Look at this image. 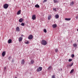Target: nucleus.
<instances>
[{
	"label": "nucleus",
	"mask_w": 78,
	"mask_h": 78,
	"mask_svg": "<svg viewBox=\"0 0 78 78\" xmlns=\"http://www.w3.org/2000/svg\"><path fill=\"white\" fill-rule=\"evenodd\" d=\"M41 44L42 45H46L47 44V43L46 41L43 40L41 41Z\"/></svg>",
	"instance_id": "1"
},
{
	"label": "nucleus",
	"mask_w": 78,
	"mask_h": 78,
	"mask_svg": "<svg viewBox=\"0 0 78 78\" xmlns=\"http://www.w3.org/2000/svg\"><path fill=\"white\" fill-rule=\"evenodd\" d=\"M42 70V68L41 67H39L37 68V72H41Z\"/></svg>",
	"instance_id": "2"
},
{
	"label": "nucleus",
	"mask_w": 78,
	"mask_h": 78,
	"mask_svg": "<svg viewBox=\"0 0 78 78\" xmlns=\"http://www.w3.org/2000/svg\"><path fill=\"white\" fill-rule=\"evenodd\" d=\"M8 4H5L4 5V9H7V8H8Z\"/></svg>",
	"instance_id": "3"
},
{
	"label": "nucleus",
	"mask_w": 78,
	"mask_h": 78,
	"mask_svg": "<svg viewBox=\"0 0 78 78\" xmlns=\"http://www.w3.org/2000/svg\"><path fill=\"white\" fill-rule=\"evenodd\" d=\"M33 35H30L29 36L28 38L29 39H33Z\"/></svg>",
	"instance_id": "4"
},
{
	"label": "nucleus",
	"mask_w": 78,
	"mask_h": 78,
	"mask_svg": "<svg viewBox=\"0 0 78 78\" xmlns=\"http://www.w3.org/2000/svg\"><path fill=\"white\" fill-rule=\"evenodd\" d=\"M36 15H34L32 16V19L33 20H36Z\"/></svg>",
	"instance_id": "5"
},
{
	"label": "nucleus",
	"mask_w": 78,
	"mask_h": 78,
	"mask_svg": "<svg viewBox=\"0 0 78 78\" xmlns=\"http://www.w3.org/2000/svg\"><path fill=\"white\" fill-rule=\"evenodd\" d=\"M73 63H72L68 65L66 67H72V66H73Z\"/></svg>",
	"instance_id": "6"
},
{
	"label": "nucleus",
	"mask_w": 78,
	"mask_h": 78,
	"mask_svg": "<svg viewBox=\"0 0 78 78\" xmlns=\"http://www.w3.org/2000/svg\"><path fill=\"white\" fill-rule=\"evenodd\" d=\"M12 42V40L11 39H9L8 41V44H11Z\"/></svg>",
	"instance_id": "7"
},
{
	"label": "nucleus",
	"mask_w": 78,
	"mask_h": 78,
	"mask_svg": "<svg viewBox=\"0 0 78 78\" xmlns=\"http://www.w3.org/2000/svg\"><path fill=\"white\" fill-rule=\"evenodd\" d=\"M52 27L53 28H56L57 27V25L55 24H54L52 25Z\"/></svg>",
	"instance_id": "8"
},
{
	"label": "nucleus",
	"mask_w": 78,
	"mask_h": 78,
	"mask_svg": "<svg viewBox=\"0 0 78 78\" xmlns=\"http://www.w3.org/2000/svg\"><path fill=\"white\" fill-rule=\"evenodd\" d=\"M5 51H3L2 53V56L3 57L5 56Z\"/></svg>",
	"instance_id": "9"
},
{
	"label": "nucleus",
	"mask_w": 78,
	"mask_h": 78,
	"mask_svg": "<svg viewBox=\"0 0 78 78\" xmlns=\"http://www.w3.org/2000/svg\"><path fill=\"white\" fill-rule=\"evenodd\" d=\"M16 30L17 31H20V29L19 28V27H17L16 29Z\"/></svg>",
	"instance_id": "10"
},
{
	"label": "nucleus",
	"mask_w": 78,
	"mask_h": 78,
	"mask_svg": "<svg viewBox=\"0 0 78 78\" xmlns=\"http://www.w3.org/2000/svg\"><path fill=\"white\" fill-rule=\"evenodd\" d=\"M23 38L22 37H20L19 38V41H22V39H23Z\"/></svg>",
	"instance_id": "11"
},
{
	"label": "nucleus",
	"mask_w": 78,
	"mask_h": 78,
	"mask_svg": "<svg viewBox=\"0 0 78 78\" xmlns=\"http://www.w3.org/2000/svg\"><path fill=\"white\" fill-rule=\"evenodd\" d=\"M74 4V2H73V1H72L71 2V3L70 4V6H73Z\"/></svg>",
	"instance_id": "12"
},
{
	"label": "nucleus",
	"mask_w": 78,
	"mask_h": 78,
	"mask_svg": "<svg viewBox=\"0 0 78 78\" xmlns=\"http://www.w3.org/2000/svg\"><path fill=\"white\" fill-rule=\"evenodd\" d=\"M21 12V10H19L17 13V15H19L20 14V12Z\"/></svg>",
	"instance_id": "13"
},
{
	"label": "nucleus",
	"mask_w": 78,
	"mask_h": 78,
	"mask_svg": "<svg viewBox=\"0 0 78 78\" xmlns=\"http://www.w3.org/2000/svg\"><path fill=\"white\" fill-rule=\"evenodd\" d=\"M65 20H67V21H69V20H71V19L66 18L65 19Z\"/></svg>",
	"instance_id": "14"
},
{
	"label": "nucleus",
	"mask_w": 78,
	"mask_h": 78,
	"mask_svg": "<svg viewBox=\"0 0 78 78\" xmlns=\"http://www.w3.org/2000/svg\"><path fill=\"white\" fill-rule=\"evenodd\" d=\"M23 20L22 18H21L19 20V22H23Z\"/></svg>",
	"instance_id": "15"
},
{
	"label": "nucleus",
	"mask_w": 78,
	"mask_h": 78,
	"mask_svg": "<svg viewBox=\"0 0 78 78\" xmlns=\"http://www.w3.org/2000/svg\"><path fill=\"white\" fill-rule=\"evenodd\" d=\"M21 64H25V60H22L21 61Z\"/></svg>",
	"instance_id": "16"
},
{
	"label": "nucleus",
	"mask_w": 78,
	"mask_h": 78,
	"mask_svg": "<svg viewBox=\"0 0 78 78\" xmlns=\"http://www.w3.org/2000/svg\"><path fill=\"white\" fill-rule=\"evenodd\" d=\"M35 8H39V7H40V6H39V5H38V4H37L36 5H35Z\"/></svg>",
	"instance_id": "17"
},
{
	"label": "nucleus",
	"mask_w": 78,
	"mask_h": 78,
	"mask_svg": "<svg viewBox=\"0 0 78 78\" xmlns=\"http://www.w3.org/2000/svg\"><path fill=\"white\" fill-rule=\"evenodd\" d=\"M55 17L56 19H58V18H59V16L57 14L55 15Z\"/></svg>",
	"instance_id": "18"
},
{
	"label": "nucleus",
	"mask_w": 78,
	"mask_h": 78,
	"mask_svg": "<svg viewBox=\"0 0 78 78\" xmlns=\"http://www.w3.org/2000/svg\"><path fill=\"white\" fill-rule=\"evenodd\" d=\"M73 72H74V69H73L71 70L70 72V73H73Z\"/></svg>",
	"instance_id": "19"
},
{
	"label": "nucleus",
	"mask_w": 78,
	"mask_h": 78,
	"mask_svg": "<svg viewBox=\"0 0 78 78\" xmlns=\"http://www.w3.org/2000/svg\"><path fill=\"white\" fill-rule=\"evenodd\" d=\"M48 20H50V19H51V16L49 15L48 16Z\"/></svg>",
	"instance_id": "20"
},
{
	"label": "nucleus",
	"mask_w": 78,
	"mask_h": 78,
	"mask_svg": "<svg viewBox=\"0 0 78 78\" xmlns=\"http://www.w3.org/2000/svg\"><path fill=\"white\" fill-rule=\"evenodd\" d=\"M73 46L74 47H77V44H73Z\"/></svg>",
	"instance_id": "21"
},
{
	"label": "nucleus",
	"mask_w": 78,
	"mask_h": 78,
	"mask_svg": "<svg viewBox=\"0 0 78 78\" xmlns=\"http://www.w3.org/2000/svg\"><path fill=\"white\" fill-rule=\"evenodd\" d=\"M54 3H58V0H53Z\"/></svg>",
	"instance_id": "22"
},
{
	"label": "nucleus",
	"mask_w": 78,
	"mask_h": 78,
	"mask_svg": "<svg viewBox=\"0 0 78 78\" xmlns=\"http://www.w3.org/2000/svg\"><path fill=\"white\" fill-rule=\"evenodd\" d=\"M34 60H31L30 63L32 64H33V63H34Z\"/></svg>",
	"instance_id": "23"
},
{
	"label": "nucleus",
	"mask_w": 78,
	"mask_h": 78,
	"mask_svg": "<svg viewBox=\"0 0 78 78\" xmlns=\"http://www.w3.org/2000/svg\"><path fill=\"white\" fill-rule=\"evenodd\" d=\"M44 33H47V30H46V29H44Z\"/></svg>",
	"instance_id": "24"
},
{
	"label": "nucleus",
	"mask_w": 78,
	"mask_h": 78,
	"mask_svg": "<svg viewBox=\"0 0 78 78\" xmlns=\"http://www.w3.org/2000/svg\"><path fill=\"white\" fill-rule=\"evenodd\" d=\"M21 25L22 26H24L25 25V24L23 23H22L21 24Z\"/></svg>",
	"instance_id": "25"
},
{
	"label": "nucleus",
	"mask_w": 78,
	"mask_h": 78,
	"mask_svg": "<svg viewBox=\"0 0 78 78\" xmlns=\"http://www.w3.org/2000/svg\"><path fill=\"white\" fill-rule=\"evenodd\" d=\"M25 44H29V41H28L27 42H25Z\"/></svg>",
	"instance_id": "26"
},
{
	"label": "nucleus",
	"mask_w": 78,
	"mask_h": 78,
	"mask_svg": "<svg viewBox=\"0 0 78 78\" xmlns=\"http://www.w3.org/2000/svg\"><path fill=\"white\" fill-rule=\"evenodd\" d=\"M6 67H5L4 68V71L5 72L6 71Z\"/></svg>",
	"instance_id": "27"
},
{
	"label": "nucleus",
	"mask_w": 78,
	"mask_h": 78,
	"mask_svg": "<svg viewBox=\"0 0 78 78\" xmlns=\"http://www.w3.org/2000/svg\"><path fill=\"white\" fill-rule=\"evenodd\" d=\"M55 52H58V49H56L55 50Z\"/></svg>",
	"instance_id": "28"
},
{
	"label": "nucleus",
	"mask_w": 78,
	"mask_h": 78,
	"mask_svg": "<svg viewBox=\"0 0 78 78\" xmlns=\"http://www.w3.org/2000/svg\"><path fill=\"white\" fill-rule=\"evenodd\" d=\"M74 56H75L74 54H72L71 55L72 58H74Z\"/></svg>",
	"instance_id": "29"
},
{
	"label": "nucleus",
	"mask_w": 78,
	"mask_h": 78,
	"mask_svg": "<svg viewBox=\"0 0 78 78\" xmlns=\"http://www.w3.org/2000/svg\"><path fill=\"white\" fill-rule=\"evenodd\" d=\"M51 78H56L55 77V75H53L52 76Z\"/></svg>",
	"instance_id": "30"
},
{
	"label": "nucleus",
	"mask_w": 78,
	"mask_h": 78,
	"mask_svg": "<svg viewBox=\"0 0 78 78\" xmlns=\"http://www.w3.org/2000/svg\"><path fill=\"white\" fill-rule=\"evenodd\" d=\"M51 69V66H49L48 68V70H49V69Z\"/></svg>",
	"instance_id": "31"
},
{
	"label": "nucleus",
	"mask_w": 78,
	"mask_h": 78,
	"mask_svg": "<svg viewBox=\"0 0 78 78\" xmlns=\"http://www.w3.org/2000/svg\"><path fill=\"white\" fill-rule=\"evenodd\" d=\"M72 61V59H69V62H71V61Z\"/></svg>",
	"instance_id": "32"
},
{
	"label": "nucleus",
	"mask_w": 78,
	"mask_h": 78,
	"mask_svg": "<svg viewBox=\"0 0 78 78\" xmlns=\"http://www.w3.org/2000/svg\"><path fill=\"white\" fill-rule=\"evenodd\" d=\"M56 8H53V10L54 11H56Z\"/></svg>",
	"instance_id": "33"
},
{
	"label": "nucleus",
	"mask_w": 78,
	"mask_h": 78,
	"mask_svg": "<svg viewBox=\"0 0 78 78\" xmlns=\"http://www.w3.org/2000/svg\"><path fill=\"white\" fill-rule=\"evenodd\" d=\"M47 1V0H44L43 3H45V2H46Z\"/></svg>",
	"instance_id": "34"
},
{
	"label": "nucleus",
	"mask_w": 78,
	"mask_h": 78,
	"mask_svg": "<svg viewBox=\"0 0 78 78\" xmlns=\"http://www.w3.org/2000/svg\"><path fill=\"white\" fill-rule=\"evenodd\" d=\"M76 19H78V16H76Z\"/></svg>",
	"instance_id": "35"
},
{
	"label": "nucleus",
	"mask_w": 78,
	"mask_h": 78,
	"mask_svg": "<svg viewBox=\"0 0 78 78\" xmlns=\"http://www.w3.org/2000/svg\"><path fill=\"white\" fill-rule=\"evenodd\" d=\"M9 60H10V59H11V57H9Z\"/></svg>",
	"instance_id": "36"
},
{
	"label": "nucleus",
	"mask_w": 78,
	"mask_h": 78,
	"mask_svg": "<svg viewBox=\"0 0 78 78\" xmlns=\"http://www.w3.org/2000/svg\"><path fill=\"white\" fill-rule=\"evenodd\" d=\"M23 36V35H21V36Z\"/></svg>",
	"instance_id": "37"
},
{
	"label": "nucleus",
	"mask_w": 78,
	"mask_h": 78,
	"mask_svg": "<svg viewBox=\"0 0 78 78\" xmlns=\"http://www.w3.org/2000/svg\"><path fill=\"white\" fill-rule=\"evenodd\" d=\"M77 31H78V29H77Z\"/></svg>",
	"instance_id": "38"
},
{
	"label": "nucleus",
	"mask_w": 78,
	"mask_h": 78,
	"mask_svg": "<svg viewBox=\"0 0 78 78\" xmlns=\"http://www.w3.org/2000/svg\"><path fill=\"white\" fill-rule=\"evenodd\" d=\"M77 42H78V40H77Z\"/></svg>",
	"instance_id": "39"
},
{
	"label": "nucleus",
	"mask_w": 78,
	"mask_h": 78,
	"mask_svg": "<svg viewBox=\"0 0 78 78\" xmlns=\"http://www.w3.org/2000/svg\"><path fill=\"white\" fill-rule=\"evenodd\" d=\"M1 50V49H0V51Z\"/></svg>",
	"instance_id": "40"
}]
</instances>
